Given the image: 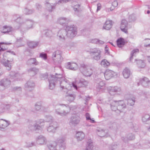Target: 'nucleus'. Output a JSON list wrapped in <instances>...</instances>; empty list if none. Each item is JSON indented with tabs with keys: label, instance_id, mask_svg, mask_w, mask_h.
Listing matches in <instances>:
<instances>
[{
	"label": "nucleus",
	"instance_id": "nucleus-1",
	"mask_svg": "<svg viewBox=\"0 0 150 150\" xmlns=\"http://www.w3.org/2000/svg\"><path fill=\"white\" fill-rule=\"evenodd\" d=\"M112 110L115 111L117 109L120 112H122L124 109L126 108V104L123 100H120L118 101H112L110 104Z\"/></svg>",
	"mask_w": 150,
	"mask_h": 150
},
{
	"label": "nucleus",
	"instance_id": "nucleus-2",
	"mask_svg": "<svg viewBox=\"0 0 150 150\" xmlns=\"http://www.w3.org/2000/svg\"><path fill=\"white\" fill-rule=\"evenodd\" d=\"M65 30L67 32L68 37L73 38L77 34V27L74 25H67Z\"/></svg>",
	"mask_w": 150,
	"mask_h": 150
},
{
	"label": "nucleus",
	"instance_id": "nucleus-3",
	"mask_svg": "<svg viewBox=\"0 0 150 150\" xmlns=\"http://www.w3.org/2000/svg\"><path fill=\"white\" fill-rule=\"evenodd\" d=\"M79 70L83 74L86 76H90L93 74V70L89 67L84 64H81Z\"/></svg>",
	"mask_w": 150,
	"mask_h": 150
},
{
	"label": "nucleus",
	"instance_id": "nucleus-4",
	"mask_svg": "<svg viewBox=\"0 0 150 150\" xmlns=\"http://www.w3.org/2000/svg\"><path fill=\"white\" fill-rule=\"evenodd\" d=\"M61 105H64L66 106L65 108H64L63 110H61L60 108L56 109L55 110V113L56 114L62 116H65L68 114L71 110L70 108L67 104H60Z\"/></svg>",
	"mask_w": 150,
	"mask_h": 150
},
{
	"label": "nucleus",
	"instance_id": "nucleus-5",
	"mask_svg": "<svg viewBox=\"0 0 150 150\" xmlns=\"http://www.w3.org/2000/svg\"><path fill=\"white\" fill-rule=\"evenodd\" d=\"M13 72H11V73L10 75L11 77L10 78V80H8L7 79L5 78L0 81L6 88L10 85L11 81H13L14 80H17L16 77L19 76V74L16 73L13 75Z\"/></svg>",
	"mask_w": 150,
	"mask_h": 150
},
{
	"label": "nucleus",
	"instance_id": "nucleus-6",
	"mask_svg": "<svg viewBox=\"0 0 150 150\" xmlns=\"http://www.w3.org/2000/svg\"><path fill=\"white\" fill-rule=\"evenodd\" d=\"M42 121V120H41L40 121ZM44 125V122L42 121V122H39L38 124L36 123L33 125H29L28 126V128L31 131H35L37 132H39L42 131Z\"/></svg>",
	"mask_w": 150,
	"mask_h": 150
},
{
	"label": "nucleus",
	"instance_id": "nucleus-7",
	"mask_svg": "<svg viewBox=\"0 0 150 150\" xmlns=\"http://www.w3.org/2000/svg\"><path fill=\"white\" fill-rule=\"evenodd\" d=\"M61 54V52L59 50H57L53 53L52 55V59L55 64H58L62 62L63 58Z\"/></svg>",
	"mask_w": 150,
	"mask_h": 150
},
{
	"label": "nucleus",
	"instance_id": "nucleus-8",
	"mask_svg": "<svg viewBox=\"0 0 150 150\" xmlns=\"http://www.w3.org/2000/svg\"><path fill=\"white\" fill-rule=\"evenodd\" d=\"M10 52L13 54H15V53L13 51H7L6 53H5L3 55L4 59L1 61V62L2 64L6 67V69L8 70H10L11 68V62L13 61V59H11L10 60L8 59L6 60L5 58V57H6L5 55L8 52Z\"/></svg>",
	"mask_w": 150,
	"mask_h": 150
},
{
	"label": "nucleus",
	"instance_id": "nucleus-9",
	"mask_svg": "<svg viewBox=\"0 0 150 150\" xmlns=\"http://www.w3.org/2000/svg\"><path fill=\"white\" fill-rule=\"evenodd\" d=\"M101 51L98 48H94L90 50L89 53L92 59L98 60L101 57Z\"/></svg>",
	"mask_w": 150,
	"mask_h": 150
},
{
	"label": "nucleus",
	"instance_id": "nucleus-10",
	"mask_svg": "<svg viewBox=\"0 0 150 150\" xmlns=\"http://www.w3.org/2000/svg\"><path fill=\"white\" fill-rule=\"evenodd\" d=\"M55 79H57V80L59 81L60 84V87L63 89L65 88V85L67 82V80L66 79L63 75L61 74H58L57 73L55 74Z\"/></svg>",
	"mask_w": 150,
	"mask_h": 150
},
{
	"label": "nucleus",
	"instance_id": "nucleus-11",
	"mask_svg": "<svg viewBox=\"0 0 150 150\" xmlns=\"http://www.w3.org/2000/svg\"><path fill=\"white\" fill-rule=\"evenodd\" d=\"M81 120V118L77 114H73L71 116L70 123L75 126L79 124Z\"/></svg>",
	"mask_w": 150,
	"mask_h": 150
},
{
	"label": "nucleus",
	"instance_id": "nucleus-12",
	"mask_svg": "<svg viewBox=\"0 0 150 150\" xmlns=\"http://www.w3.org/2000/svg\"><path fill=\"white\" fill-rule=\"evenodd\" d=\"M65 137L63 136H61L58 138L55 142L57 145H58L59 148L62 150H64L66 148V146L64 142L65 141Z\"/></svg>",
	"mask_w": 150,
	"mask_h": 150
},
{
	"label": "nucleus",
	"instance_id": "nucleus-13",
	"mask_svg": "<svg viewBox=\"0 0 150 150\" xmlns=\"http://www.w3.org/2000/svg\"><path fill=\"white\" fill-rule=\"evenodd\" d=\"M58 39L61 41H63L67 37V32L64 30L61 29L58 32L57 35Z\"/></svg>",
	"mask_w": 150,
	"mask_h": 150
},
{
	"label": "nucleus",
	"instance_id": "nucleus-14",
	"mask_svg": "<svg viewBox=\"0 0 150 150\" xmlns=\"http://www.w3.org/2000/svg\"><path fill=\"white\" fill-rule=\"evenodd\" d=\"M58 127L57 123L56 122H53L50 123L49 126L47 127V130L49 132L54 133L55 132Z\"/></svg>",
	"mask_w": 150,
	"mask_h": 150
},
{
	"label": "nucleus",
	"instance_id": "nucleus-15",
	"mask_svg": "<svg viewBox=\"0 0 150 150\" xmlns=\"http://www.w3.org/2000/svg\"><path fill=\"white\" fill-rule=\"evenodd\" d=\"M96 87L97 89L104 90L105 89V84L104 81H102L100 79H98L96 80Z\"/></svg>",
	"mask_w": 150,
	"mask_h": 150
},
{
	"label": "nucleus",
	"instance_id": "nucleus-16",
	"mask_svg": "<svg viewBox=\"0 0 150 150\" xmlns=\"http://www.w3.org/2000/svg\"><path fill=\"white\" fill-rule=\"evenodd\" d=\"M57 79H55V76L51 75L50 77H49L48 81L49 83V88L51 90L53 89L55 87V82H58L57 80Z\"/></svg>",
	"mask_w": 150,
	"mask_h": 150
},
{
	"label": "nucleus",
	"instance_id": "nucleus-17",
	"mask_svg": "<svg viewBox=\"0 0 150 150\" xmlns=\"http://www.w3.org/2000/svg\"><path fill=\"white\" fill-rule=\"evenodd\" d=\"M74 83L76 85V88H74L76 90H78L79 88L85 87L87 84V82L83 79H81L79 81L76 80Z\"/></svg>",
	"mask_w": 150,
	"mask_h": 150
},
{
	"label": "nucleus",
	"instance_id": "nucleus-18",
	"mask_svg": "<svg viewBox=\"0 0 150 150\" xmlns=\"http://www.w3.org/2000/svg\"><path fill=\"white\" fill-rule=\"evenodd\" d=\"M116 74V73L114 71L107 69L104 73V76L105 79L108 80L111 78Z\"/></svg>",
	"mask_w": 150,
	"mask_h": 150
},
{
	"label": "nucleus",
	"instance_id": "nucleus-19",
	"mask_svg": "<svg viewBox=\"0 0 150 150\" xmlns=\"http://www.w3.org/2000/svg\"><path fill=\"white\" fill-rule=\"evenodd\" d=\"M35 85V83L34 81L31 79H30L27 81L25 86L27 89L30 91L33 89Z\"/></svg>",
	"mask_w": 150,
	"mask_h": 150
},
{
	"label": "nucleus",
	"instance_id": "nucleus-20",
	"mask_svg": "<svg viewBox=\"0 0 150 150\" xmlns=\"http://www.w3.org/2000/svg\"><path fill=\"white\" fill-rule=\"evenodd\" d=\"M26 24L28 25L27 27H25L26 25L25 24H22L20 27L21 29V31H25L32 28V26L33 24V21H30L27 22Z\"/></svg>",
	"mask_w": 150,
	"mask_h": 150
},
{
	"label": "nucleus",
	"instance_id": "nucleus-21",
	"mask_svg": "<svg viewBox=\"0 0 150 150\" xmlns=\"http://www.w3.org/2000/svg\"><path fill=\"white\" fill-rule=\"evenodd\" d=\"M120 28L121 30L123 32L126 33H127L128 22L125 19H123L122 20Z\"/></svg>",
	"mask_w": 150,
	"mask_h": 150
},
{
	"label": "nucleus",
	"instance_id": "nucleus-22",
	"mask_svg": "<svg viewBox=\"0 0 150 150\" xmlns=\"http://www.w3.org/2000/svg\"><path fill=\"white\" fill-rule=\"evenodd\" d=\"M65 67L67 69L75 70L78 69V65L75 63L68 62L65 64Z\"/></svg>",
	"mask_w": 150,
	"mask_h": 150
},
{
	"label": "nucleus",
	"instance_id": "nucleus-23",
	"mask_svg": "<svg viewBox=\"0 0 150 150\" xmlns=\"http://www.w3.org/2000/svg\"><path fill=\"white\" fill-rule=\"evenodd\" d=\"M108 90L109 93L111 95H114L115 93L120 92L121 91L120 88L117 86H109L108 87Z\"/></svg>",
	"mask_w": 150,
	"mask_h": 150
},
{
	"label": "nucleus",
	"instance_id": "nucleus-24",
	"mask_svg": "<svg viewBox=\"0 0 150 150\" xmlns=\"http://www.w3.org/2000/svg\"><path fill=\"white\" fill-rule=\"evenodd\" d=\"M97 131L98 132V134L100 137H108V129H104L99 128L97 129Z\"/></svg>",
	"mask_w": 150,
	"mask_h": 150
},
{
	"label": "nucleus",
	"instance_id": "nucleus-25",
	"mask_svg": "<svg viewBox=\"0 0 150 150\" xmlns=\"http://www.w3.org/2000/svg\"><path fill=\"white\" fill-rule=\"evenodd\" d=\"M73 8L75 14L79 16L83 10L81 6V5L76 4L74 5L73 6Z\"/></svg>",
	"mask_w": 150,
	"mask_h": 150
},
{
	"label": "nucleus",
	"instance_id": "nucleus-26",
	"mask_svg": "<svg viewBox=\"0 0 150 150\" xmlns=\"http://www.w3.org/2000/svg\"><path fill=\"white\" fill-rule=\"evenodd\" d=\"M46 139L45 137L42 135L38 136L36 139V142L38 144H44L46 143Z\"/></svg>",
	"mask_w": 150,
	"mask_h": 150
},
{
	"label": "nucleus",
	"instance_id": "nucleus-27",
	"mask_svg": "<svg viewBox=\"0 0 150 150\" xmlns=\"http://www.w3.org/2000/svg\"><path fill=\"white\" fill-rule=\"evenodd\" d=\"M107 125L108 128L111 129L117 128V124L114 121L109 120L107 121Z\"/></svg>",
	"mask_w": 150,
	"mask_h": 150
},
{
	"label": "nucleus",
	"instance_id": "nucleus-28",
	"mask_svg": "<svg viewBox=\"0 0 150 150\" xmlns=\"http://www.w3.org/2000/svg\"><path fill=\"white\" fill-rule=\"evenodd\" d=\"M140 83L144 87H148L150 83V80L149 79L146 77L144 78L140 79Z\"/></svg>",
	"mask_w": 150,
	"mask_h": 150
},
{
	"label": "nucleus",
	"instance_id": "nucleus-29",
	"mask_svg": "<svg viewBox=\"0 0 150 150\" xmlns=\"http://www.w3.org/2000/svg\"><path fill=\"white\" fill-rule=\"evenodd\" d=\"M9 121L1 119L0 120V128L4 129L9 124Z\"/></svg>",
	"mask_w": 150,
	"mask_h": 150
},
{
	"label": "nucleus",
	"instance_id": "nucleus-30",
	"mask_svg": "<svg viewBox=\"0 0 150 150\" xmlns=\"http://www.w3.org/2000/svg\"><path fill=\"white\" fill-rule=\"evenodd\" d=\"M112 21H107L104 24L103 28L107 30H110L112 28Z\"/></svg>",
	"mask_w": 150,
	"mask_h": 150
},
{
	"label": "nucleus",
	"instance_id": "nucleus-31",
	"mask_svg": "<svg viewBox=\"0 0 150 150\" xmlns=\"http://www.w3.org/2000/svg\"><path fill=\"white\" fill-rule=\"evenodd\" d=\"M38 71V69L35 67L31 68L28 70L29 74L31 76H33L35 75Z\"/></svg>",
	"mask_w": 150,
	"mask_h": 150
},
{
	"label": "nucleus",
	"instance_id": "nucleus-32",
	"mask_svg": "<svg viewBox=\"0 0 150 150\" xmlns=\"http://www.w3.org/2000/svg\"><path fill=\"white\" fill-rule=\"evenodd\" d=\"M39 62L35 58H31L29 59L26 62V64L28 65H38Z\"/></svg>",
	"mask_w": 150,
	"mask_h": 150
},
{
	"label": "nucleus",
	"instance_id": "nucleus-33",
	"mask_svg": "<svg viewBox=\"0 0 150 150\" xmlns=\"http://www.w3.org/2000/svg\"><path fill=\"white\" fill-rule=\"evenodd\" d=\"M65 88L68 90H70L71 89V88L73 87L74 88H76V85L75 84L74 82H69L67 80V82L66 85L65 86Z\"/></svg>",
	"mask_w": 150,
	"mask_h": 150
},
{
	"label": "nucleus",
	"instance_id": "nucleus-34",
	"mask_svg": "<svg viewBox=\"0 0 150 150\" xmlns=\"http://www.w3.org/2000/svg\"><path fill=\"white\" fill-rule=\"evenodd\" d=\"M3 30L2 31V33L5 34H10L13 30L11 27L4 26L3 27Z\"/></svg>",
	"mask_w": 150,
	"mask_h": 150
},
{
	"label": "nucleus",
	"instance_id": "nucleus-35",
	"mask_svg": "<svg viewBox=\"0 0 150 150\" xmlns=\"http://www.w3.org/2000/svg\"><path fill=\"white\" fill-rule=\"evenodd\" d=\"M85 135L82 132H78L76 134V137L78 141H81L84 138Z\"/></svg>",
	"mask_w": 150,
	"mask_h": 150
},
{
	"label": "nucleus",
	"instance_id": "nucleus-36",
	"mask_svg": "<svg viewBox=\"0 0 150 150\" xmlns=\"http://www.w3.org/2000/svg\"><path fill=\"white\" fill-rule=\"evenodd\" d=\"M135 138L134 135L132 134H128L127 137H122V140L126 142L128 141L133 140Z\"/></svg>",
	"mask_w": 150,
	"mask_h": 150
},
{
	"label": "nucleus",
	"instance_id": "nucleus-37",
	"mask_svg": "<svg viewBox=\"0 0 150 150\" xmlns=\"http://www.w3.org/2000/svg\"><path fill=\"white\" fill-rule=\"evenodd\" d=\"M122 74L124 78L127 79L128 78L130 75V71L129 69L126 68L123 70Z\"/></svg>",
	"mask_w": 150,
	"mask_h": 150
},
{
	"label": "nucleus",
	"instance_id": "nucleus-38",
	"mask_svg": "<svg viewBox=\"0 0 150 150\" xmlns=\"http://www.w3.org/2000/svg\"><path fill=\"white\" fill-rule=\"evenodd\" d=\"M68 21V19L66 18L63 17H60L57 20V23L61 25H63L65 24Z\"/></svg>",
	"mask_w": 150,
	"mask_h": 150
},
{
	"label": "nucleus",
	"instance_id": "nucleus-39",
	"mask_svg": "<svg viewBox=\"0 0 150 150\" xmlns=\"http://www.w3.org/2000/svg\"><path fill=\"white\" fill-rule=\"evenodd\" d=\"M47 147L50 150H55L56 149L57 144L55 142H53L47 144Z\"/></svg>",
	"mask_w": 150,
	"mask_h": 150
},
{
	"label": "nucleus",
	"instance_id": "nucleus-40",
	"mask_svg": "<svg viewBox=\"0 0 150 150\" xmlns=\"http://www.w3.org/2000/svg\"><path fill=\"white\" fill-rule=\"evenodd\" d=\"M137 64L138 67L141 68H144L146 65L144 61L141 60H137Z\"/></svg>",
	"mask_w": 150,
	"mask_h": 150
},
{
	"label": "nucleus",
	"instance_id": "nucleus-41",
	"mask_svg": "<svg viewBox=\"0 0 150 150\" xmlns=\"http://www.w3.org/2000/svg\"><path fill=\"white\" fill-rule=\"evenodd\" d=\"M45 4L47 7V9L49 12H52L53 10L55 9V6H56L54 5V4L53 6L51 5L48 2H46Z\"/></svg>",
	"mask_w": 150,
	"mask_h": 150
},
{
	"label": "nucleus",
	"instance_id": "nucleus-42",
	"mask_svg": "<svg viewBox=\"0 0 150 150\" xmlns=\"http://www.w3.org/2000/svg\"><path fill=\"white\" fill-rule=\"evenodd\" d=\"M117 46L119 47H122V45H125V42L123 39L122 38H120L117 40Z\"/></svg>",
	"mask_w": 150,
	"mask_h": 150
},
{
	"label": "nucleus",
	"instance_id": "nucleus-43",
	"mask_svg": "<svg viewBox=\"0 0 150 150\" xmlns=\"http://www.w3.org/2000/svg\"><path fill=\"white\" fill-rule=\"evenodd\" d=\"M76 96L74 94H69L66 96V99L70 102H72L75 99Z\"/></svg>",
	"mask_w": 150,
	"mask_h": 150
},
{
	"label": "nucleus",
	"instance_id": "nucleus-44",
	"mask_svg": "<svg viewBox=\"0 0 150 150\" xmlns=\"http://www.w3.org/2000/svg\"><path fill=\"white\" fill-rule=\"evenodd\" d=\"M93 147V142L90 140L87 142L86 147V150H92Z\"/></svg>",
	"mask_w": 150,
	"mask_h": 150
},
{
	"label": "nucleus",
	"instance_id": "nucleus-45",
	"mask_svg": "<svg viewBox=\"0 0 150 150\" xmlns=\"http://www.w3.org/2000/svg\"><path fill=\"white\" fill-rule=\"evenodd\" d=\"M139 50L138 49H136L132 51L131 53V56L129 58V60L131 61L133 59V57L135 56L136 54L139 52Z\"/></svg>",
	"mask_w": 150,
	"mask_h": 150
},
{
	"label": "nucleus",
	"instance_id": "nucleus-46",
	"mask_svg": "<svg viewBox=\"0 0 150 150\" xmlns=\"http://www.w3.org/2000/svg\"><path fill=\"white\" fill-rule=\"evenodd\" d=\"M38 44V42H30L28 43V45L30 48H34L36 47Z\"/></svg>",
	"mask_w": 150,
	"mask_h": 150
},
{
	"label": "nucleus",
	"instance_id": "nucleus-47",
	"mask_svg": "<svg viewBox=\"0 0 150 150\" xmlns=\"http://www.w3.org/2000/svg\"><path fill=\"white\" fill-rule=\"evenodd\" d=\"M109 150H117L119 149L118 145L115 143H112L109 147Z\"/></svg>",
	"mask_w": 150,
	"mask_h": 150
},
{
	"label": "nucleus",
	"instance_id": "nucleus-48",
	"mask_svg": "<svg viewBox=\"0 0 150 150\" xmlns=\"http://www.w3.org/2000/svg\"><path fill=\"white\" fill-rule=\"evenodd\" d=\"M101 64L104 67H106L110 65V63L108 62L106 59H104L101 61Z\"/></svg>",
	"mask_w": 150,
	"mask_h": 150
},
{
	"label": "nucleus",
	"instance_id": "nucleus-49",
	"mask_svg": "<svg viewBox=\"0 0 150 150\" xmlns=\"http://www.w3.org/2000/svg\"><path fill=\"white\" fill-rule=\"evenodd\" d=\"M51 30H47L45 31V34L47 36L49 37H52L54 34Z\"/></svg>",
	"mask_w": 150,
	"mask_h": 150
},
{
	"label": "nucleus",
	"instance_id": "nucleus-50",
	"mask_svg": "<svg viewBox=\"0 0 150 150\" xmlns=\"http://www.w3.org/2000/svg\"><path fill=\"white\" fill-rule=\"evenodd\" d=\"M142 120L143 122H146L147 121L150 120V116L148 114H145L142 117Z\"/></svg>",
	"mask_w": 150,
	"mask_h": 150
},
{
	"label": "nucleus",
	"instance_id": "nucleus-51",
	"mask_svg": "<svg viewBox=\"0 0 150 150\" xmlns=\"http://www.w3.org/2000/svg\"><path fill=\"white\" fill-rule=\"evenodd\" d=\"M6 106V105L5 104L0 103V114L3 113L5 111Z\"/></svg>",
	"mask_w": 150,
	"mask_h": 150
},
{
	"label": "nucleus",
	"instance_id": "nucleus-52",
	"mask_svg": "<svg viewBox=\"0 0 150 150\" xmlns=\"http://www.w3.org/2000/svg\"><path fill=\"white\" fill-rule=\"evenodd\" d=\"M92 42L98 44H103L104 43L103 41L97 39H95L92 40Z\"/></svg>",
	"mask_w": 150,
	"mask_h": 150
},
{
	"label": "nucleus",
	"instance_id": "nucleus-53",
	"mask_svg": "<svg viewBox=\"0 0 150 150\" xmlns=\"http://www.w3.org/2000/svg\"><path fill=\"white\" fill-rule=\"evenodd\" d=\"M23 12L26 15L30 14L34 12V10H29L27 8H25L24 9Z\"/></svg>",
	"mask_w": 150,
	"mask_h": 150
},
{
	"label": "nucleus",
	"instance_id": "nucleus-54",
	"mask_svg": "<svg viewBox=\"0 0 150 150\" xmlns=\"http://www.w3.org/2000/svg\"><path fill=\"white\" fill-rule=\"evenodd\" d=\"M69 0H59L57 2L54 3V5L56 6L57 4L59 5L65 3L69 2Z\"/></svg>",
	"mask_w": 150,
	"mask_h": 150
},
{
	"label": "nucleus",
	"instance_id": "nucleus-55",
	"mask_svg": "<svg viewBox=\"0 0 150 150\" xmlns=\"http://www.w3.org/2000/svg\"><path fill=\"white\" fill-rule=\"evenodd\" d=\"M135 102L134 98L129 99L127 100V103L130 105H134Z\"/></svg>",
	"mask_w": 150,
	"mask_h": 150
},
{
	"label": "nucleus",
	"instance_id": "nucleus-56",
	"mask_svg": "<svg viewBox=\"0 0 150 150\" xmlns=\"http://www.w3.org/2000/svg\"><path fill=\"white\" fill-rule=\"evenodd\" d=\"M45 121L47 122H54L53 121V117L51 116H48L46 117Z\"/></svg>",
	"mask_w": 150,
	"mask_h": 150
},
{
	"label": "nucleus",
	"instance_id": "nucleus-57",
	"mask_svg": "<svg viewBox=\"0 0 150 150\" xmlns=\"http://www.w3.org/2000/svg\"><path fill=\"white\" fill-rule=\"evenodd\" d=\"M39 57L41 58L44 60L47 59V55L46 53L42 52L40 54Z\"/></svg>",
	"mask_w": 150,
	"mask_h": 150
},
{
	"label": "nucleus",
	"instance_id": "nucleus-58",
	"mask_svg": "<svg viewBox=\"0 0 150 150\" xmlns=\"http://www.w3.org/2000/svg\"><path fill=\"white\" fill-rule=\"evenodd\" d=\"M41 104L40 103H37L35 105V108L36 110L38 111L41 108Z\"/></svg>",
	"mask_w": 150,
	"mask_h": 150
},
{
	"label": "nucleus",
	"instance_id": "nucleus-59",
	"mask_svg": "<svg viewBox=\"0 0 150 150\" xmlns=\"http://www.w3.org/2000/svg\"><path fill=\"white\" fill-rule=\"evenodd\" d=\"M110 64L114 66H118V64L117 63L115 60H113L110 63Z\"/></svg>",
	"mask_w": 150,
	"mask_h": 150
},
{
	"label": "nucleus",
	"instance_id": "nucleus-60",
	"mask_svg": "<svg viewBox=\"0 0 150 150\" xmlns=\"http://www.w3.org/2000/svg\"><path fill=\"white\" fill-rule=\"evenodd\" d=\"M6 88L0 81V91H2L4 90Z\"/></svg>",
	"mask_w": 150,
	"mask_h": 150
},
{
	"label": "nucleus",
	"instance_id": "nucleus-61",
	"mask_svg": "<svg viewBox=\"0 0 150 150\" xmlns=\"http://www.w3.org/2000/svg\"><path fill=\"white\" fill-rule=\"evenodd\" d=\"M13 90L14 91H21V88L20 87H15L13 88Z\"/></svg>",
	"mask_w": 150,
	"mask_h": 150
},
{
	"label": "nucleus",
	"instance_id": "nucleus-62",
	"mask_svg": "<svg viewBox=\"0 0 150 150\" xmlns=\"http://www.w3.org/2000/svg\"><path fill=\"white\" fill-rule=\"evenodd\" d=\"M117 5L118 3L117 1H114L112 3V5L114 7H117Z\"/></svg>",
	"mask_w": 150,
	"mask_h": 150
},
{
	"label": "nucleus",
	"instance_id": "nucleus-63",
	"mask_svg": "<svg viewBox=\"0 0 150 150\" xmlns=\"http://www.w3.org/2000/svg\"><path fill=\"white\" fill-rule=\"evenodd\" d=\"M35 145V143L33 142H28V145H27V147H32Z\"/></svg>",
	"mask_w": 150,
	"mask_h": 150
},
{
	"label": "nucleus",
	"instance_id": "nucleus-64",
	"mask_svg": "<svg viewBox=\"0 0 150 150\" xmlns=\"http://www.w3.org/2000/svg\"><path fill=\"white\" fill-rule=\"evenodd\" d=\"M86 120H91V118L90 117V115L88 113H86Z\"/></svg>",
	"mask_w": 150,
	"mask_h": 150
}]
</instances>
